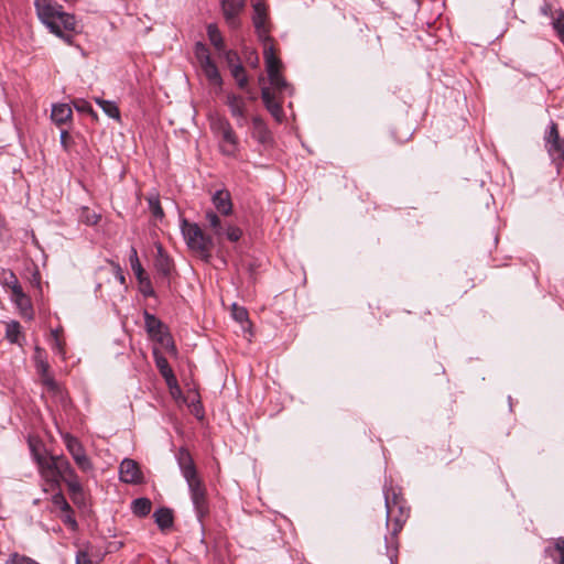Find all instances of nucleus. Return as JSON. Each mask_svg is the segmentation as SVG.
Wrapping results in <instances>:
<instances>
[{
  "mask_svg": "<svg viewBox=\"0 0 564 564\" xmlns=\"http://www.w3.org/2000/svg\"><path fill=\"white\" fill-rule=\"evenodd\" d=\"M252 22L256 33L263 44V57L270 84L279 91H283L288 89L289 85L280 73L281 61L275 55L272 45L268 8L263 0H252Z\"/></svg>",
  "mask_w": 564,
  "mask_h": 564,
  "instance_id": "nucleus-1",
  "label": "nucleus"
},
{
  "mask_svg": "<svg viewBox=\"0 0 564 564\" xmlns=\"http://www.w3.org/2000/svg\"><path fill=\"white\" fill-rule=\"evenodd\" d=\"M34 6L40 21L48 31L66 43H72L77 24L75 17L53 0H34Z\"/></svg>",
  "mask_w": 564,
  "mask_h": 564,
  "instance_id": "nucleus-2",
  "label": "nucleus"
},
{
  "mask_svg": "<svg viewBox=\"0 0 564 564\" xmlns=\"http://www.w3.org/2000/svg\"><path fill=\"white\" fill-rule=\"evenodd\" d=\"M176 460L180 470L187 482L191 500L197 519L202 522L204 517L209 512L206 487L197 475V469L192 455L185 447H181L177 451Z\"/></svg>",
  "mask_w": 564,
  "mask_h": 564,
  "instance_id": "nucleus-3",
  "label": "nucleus"
},
{
  "mask_svg": "<svg viewBox=\"0 0 564 564\" xmlns=\"http://www.w3.org/2000/svg\"><path fill=\"white\" fill-rule=\"evenodd\" d=\"M181 231L188 249L202 260L208 262L215 246L213 237L206 234L199 225L186 219H182L181 221Z\"/></svg>",
  "mask_w": 564,
  "mask_h": 564,
  "instance_id": "nucleus-4",
  "label": "nucleus"
},
{
  "mask_svg": "<svg viewBox=\"0 0 564 564\" xmlns=\"http://www.w3.org/2000/svg\"><path fill=\"white\" fill-rule=\"evenodd\" d=\"M227 217L218 215L213 209H207L204 214V228L213 237L214 242L221 243L224 239L230 242H237L242 237V229L229 223Z\"/></svg>",
  "mask_w": 564,
  "mask_h": 564,
  "instance_id": "nucleus-5",
  "label": "nucleus"
},
{
  "mask_svg": "<svg viewBox=\"0 0 564 564\" xmlns=\"http://www.w3.org/2000/svg\"><path fill=\"white\" fill-rule=\"evenodd\" d=\"M210 128L218 138L221 154L237 159L240 152V142L230 122L223 117L212 120Z\"/></svg>",
  "mask_w": 564,
  "mask_h": 564,
  "instance_id": "nucleus-6",
  "label": "nucleus"
},
{
  "mask_svg": "<svg viewBox=\"0 0 564 564\" xmlns=\"http://www.w3.org/2000/svg\"><path fill=\"white\" fill-rule=\"evenodd\" d=\"M384 499L387 509V524L392 525V533L397 534L399 531H401L404 522L409 517V508L405 506V501L394 491L390 494L389 490H386Z\"/></svg>",
  "mask_w": 564,
  "mask_h": 564,
  "instance_id": "nucleus-7",
  "label": "nucleus"
},
{
  "mask_svg": "<svg viewBox=\"0 0 564 564\" xmlns=\"http://www.w3.org/2000/svg\"><path fill=\"white\" fill-rule=\"evenodd\" d=\"M55 468L57 469L58 474V489L61 488V481H64L68 488L73 501L78 503L83 496V486L69 460L65 456L58 455V463Z\"/></svg>",
  "mask_w": 564,
  "mask_h": 564,
  "instance_id": "nucleus-8",
  "label": "nucleus"
},
{
  "mask_svg": "<svg viewBox=\"0 0 564 564\" xmlns=\"http://www.w3.org/2000/svg\"><path fill=\"white\" fill-rule=\"evenodd\" d=\"M66 449L73 457L75 464L83 473H90L94 470V464L87 456L86 451L79 440L69 433L62 435Z\"/></svg>",
  "mask_w": 564,
  "mask_h": 564,
  "instance_id": "nucleus-9",
  "label": "nucleus"
},
{
  "mask_svg": "<svg viewBox=\"0 0 564 564\" xmlns=\"http://www.w3.org/2000/svg\"><path fill=\"white\" fill-rule=\"evenodd\" d=\"M35 460L39 466L41 477L51 490L58 489V474L55 466L58 463V456H42L34 454Z\"/></svg>",
  "mask_w": 564,
  "mask_h": 564,
  "instance_id": "nucleus-10",
  "label": "nucleus"
},
{
  "mask_svg": "<svg viewBox=\"0 0 564 564\" xmlns=\"http://www.w3.org/2000/svg\"><path fill=\"white\" fill-rule=\"evenodd\" d=\"M144 324L147 332L155 338L158 341H160L163 346L169 347L171 346L174 349V345L172 343V338L169 333L165 332L164 326L162 322L154 316L153 314H150L149 312H144Z\"/></svg>",
  "mask_w": 564,
  "mask_h": 564,
  "instance_id": "nucleus-11",
  "label": "nucleus"
},
{
  "mask_svg": "<svg viewBox=\"0 0 564 564\" xmlns=\"http://www.w3.org/2000/svg\"><path fill=\"white\" fill-rule=\"evenodd\" d=\"M35 368L41 377L42 383L51 392H59V386L54 378L48 373L50 365L44 358V351L36 347L34 354Z\"/></svg>",
  "mask_w": 564,
  "mask_h": 564,
  "instance_id": "nucleus-12",
  "label": "nucleus"
},
{
  "mask_svg": "<svg viewBox=\"0 0 564 564\" xmlns=\"http://www.w3.org/2000/svg\"><path fill=\"white\" fill-rule=\"evenodd\" d=\"M245 8V0H221V10L227 24L231 29L240 26L239 15Z\"/></svg>",
  "mask_w": 564,
  "mask_h": 564,
  "instance_id": "nucleus-13",
  "label": "nucleus"
},
{
  "mask_svg": "<svg viewBox=\"0 0 564 564\" xmlns=\"http://www.w3.org/2000/svg\"><path fill=\"white\" fill-rule=\"evenodd\" d=\"M119 477L126 484H140L143 481V475L139 464L130 458H124L119 466Z\"/></svg>",
  "mask_w": 564,
  "mask_h": 564,
  "instance_id": "nucleus-14",
  "label": "nucleus"
},
{
  "mask_svg": "<svg viewBox=\"0 0 564 564\" xmlns=\"http://www.w3.org/2000/svg\"><path fill=\"white\" fill-rule=\"evenodd\" d=\"M544 140L545 147L551 156H564V140L560 138L556 123L551 122Z\"/></svg>",
  "mask_w": 564,
  "mask_h": 564,
  "instance_id": "nucleus-15",
  "label": "nucleus"
},
{
  "mask_svg": "<svg viewBox=\"0 0 564 564\" xmlns=\"http://www.w3.org/2000/svg\"><path fill=\"white\" fill-rule=\"evenodd\" d=\"M212 203L215 207L213 209L223 217H228L232 214V202L230 193L226 189H218L212 196Z\"/></svg>",
  "mask_w": 564,
  "mask_h": 564,
  "instance_id": "nucleus-16",
  "label": "nucleus"
},
{
  "mask_svg": "<svg viewBox=\"0 0 564 564\" xmlns=\"http://www.w3.org/2000/svg\"><path fill=\"white\" fill-rule=\"evenodd\" d=\"M261 98L271 116L275 119L276 122L281 123L284 118L283 109L281 104L275 101L273 94L268 87H263L261 89Z\"/></svg>",
  "mask_w": 564,
  "mask_h": 564,
  "instance_id": "nucleus-17",
  "label": "nucleus"
},
{
  "mask_svg": "<svg viewBox=\"0 0 564 564\" xmlns=\"http://www.w3.org/2000/svg\"><path fill=\"white\" fill-rule=\"evenodd\" d=\"M252 137L263 145L272 143V133L260 117L252 118Z\"/></svg>",
  "mask_w": 564,
  "mask_h": 564,
  "instance_id": "nucleus-18",
  "label": "nucleus"
},
{
  "mask_svg": "<svg viewBox=\"0 0 564 564\" xmlns=\"http://www.w3.org/2000/svg\"><path fill=\"white\" fill-rule=\"evenodd\" d=\"M226 105L232 117H242V112H247L246 99L240 95L229 93L226 97Z\"/></svg>",
  "mask_w": 564,
  "mask_h": 564,
  "instance_id": "nucleus-19",
  "label": "nucleus"
},
{
  "mask_svg": "<svg viewBox=\"0 0 564 564\" xmlns=\"http://www.w3.org/2000/svg\"><path fill=\"white\" fill-rule=\"evenodd\" d=\"M154 267L156 271L164 276H167L172 271V260L165 253L161 245L158 246V253L154 260Z\"/></svg>",
  "mask_w": 564,
  "mask_h": 564,
  "instance_id": "nucleus-20",
  "label": "nucleus"
},
{
  "mask_svg": "<svg viewBox=\"0 0 564 564\" xmlns=\"http://www.w3.org/2000/svg\"><path fill=\"white\" fill-rule=\"evenodd\" d=\"M73 115L72 108L66 104H57L52 108L51 118L57 126H62L70 120Z\"/></svg>",
  "mask_w": 564,
  "mask_h": 564,
  "instance_id": "nucleus-21",
  "label": "nucleus"
},
{
  "mask_svg": "<svg viewBox=\"0 0 564 564\" xmlns=\"http://www.w3.org/2000/svg\"><path fill=\"white\" fill-rule=\"evenodd\" d=\"M155 364L158 369L160 370V373L166 380L169 386H172V383H176V378L165 357L155 354Z\"/></svg>",
  "mask_w": 564,
  "mask_h": 564,
  "instance_id": "nucleus-22",
  "label": "nucleus"
},
{
  "mask_svg": "<svg viewBox=\"0 0 564 564\" xmlns=\"http://www.w3.org/2000/svg\"><path fill=\"white\" fill-rule=\"evenodd\" d=\"M200 68L210 85L221 87L223 78L215 62L202 65Z\"/></svg>",
  "mask_w": 564,
  "mask_h": 564,
  "instance_id": "nucleus-23",
  "label": "nucleus"
},
{
  "mask_svg": "<svg viewBox=\"0 0 564 564\" xmlns=\"http://www.w3.org/2000/svg\"><path fill=\"white\" fill-rule=\"evenodd\" d=\"M154 519L159 528L162 530L172 527L173 524V514L172 511L167 508H161L154 512Z\"/></svg>",
  "mask_w": 564,
  "mask_h": 564,
  "instance_id": "nucleus-24",
  "label": "nucleus"
},
{
  "mask_svg": "<svg viewBox=\"0 0 564 564\" xmlns=\"http://www.w3.org/2000/svg\"><path fill=\"white\" fill-rule=\"evenodd\" d=\"M131 508L135 516L145 517L150 513L152 503L148 498H138L132 501Z\"/></svg>",
  "mask_w": 564,
  "mask_h": 564,
  "instance_id": "nucleus-25",
  "label": "nucleus"
},
{
  "mask_svg": "<svg viewBox=\"0 0 564 564\" xmlns=\"http://www.w3.org/2000/svg\"><path fill=\"white\" fill-rule=\"evenodd\" d=\"M95 101L109 118L117 119V120L120 119L119 108L113 101L104 100L100 98H96Z\"/></svg>",
  "mask_w": 564,
  "mask_h": 564,
  "instance_id": "nucleus-26",
  "label": "nucleus"
},
{
  "mask_svg": "<svg viewBox=\"0 0 564 564\" xmlns=\"http://www.w3.org/2000/svg\"><path fill=\"white\" fill-rule=\"evenodd\" d=\"M207 35L210 43L215 46L216 50L221 51L225 47L224 39L221 33L216 24H209L207 26Z\"/></svg>",
  "mask_w": 564,
  "mask_h": 564,
  "instance_id": "nucleus-27",
  "label": "nucleus"
},
{
  "mask_svg": "<svg viewBox=\"0 0 564 564\" xmlns=\"http://www.w3.org/2000/svg\"><path fill=\"white\" fill-rule=\"evenodd\" d=\"M230 73H231V76L235 78L238 87L240 89H246L248 86V77H247L246 69L242 66V64L237 63L236 66L231 67Z\"/></svg>",
  "mask_w": 564,
  "mask_h": 564,
  "instance_id": "nucleus-28",
  "label": "nucleus"
},
{
  "mask_svg": "<svg viewBox=\"0 0 564 564\" xmlns=\"http://www.w3.org/2000/svg\"><path fill=\"white\" fill-rule=\"evenodd\" d=\"M100 214L96 213L94 209H90L89 207L80 208L79 220L83 224L87 226H94L100 220Z\"/></svg>",
  "mask_w": 564,
  "mask_h": 564,
  "instance_id": "nucleus-29",
  "label": "nucleus"
},
{
  "mask_svg": "<svg viewBox=\"0 0 564 564\" xmlns=\"http://www.w3.org/2000/svg\"><path fill=\"white\" fill-rule=\"evenodd\" d=\"M129 262H130L131 270L133 271L137 279L147 275L145 271L139 260L137 249L134 247H132L130 250Z\"/></svg>",
  "mask_w": 564,
  "mask_h": 564,
  "instance_id": "nucleus-30",
  "label": "nucleus"
},
{
  "mask_svg": "<svg viewBox=\"0 0 564 564\" xmlns=\"http://www.w3.org/2000/svg\"><path fill=\"white\" fill-rule=\"evenodd\" d=\"M11 297L14 301V303L17 304V306L21 310V312L24 315H29V313L31 312V302H30L29 297L25 295V293L23 292V290H21L19 293L12 294Z\"/></svg>",
  "mask_w": 564,
  "mask_h": 564,
  "instance_id": "nucleus-31",
  "label": "nucleus"
},
{
  "mask_svg": "<svg viewBox=\"0 0 564 564\" xmlns=\"http://www.w3.org/2000/svg\"><path fill=\"white\" fill-rule=\"evenodd\" d=\"M195 56L199 63V66L214 62L210 57L208 48L203 43L195 45Z\"/></svg>",
  "mask_w": 564,
  "mask_h": 564,
  "instance_id": "nucleus-32",
  "label": "nucleus"
},
{
  "mask_svg": "<svg viewBox=\"0 0 564 564\" xmlns=\"http://www.w3.org/2000/svg\"><path fill=\"white\" fill-rule=\"evenodd\" d=\"M138 280V283H139V290L140 292L149 297V296H154L155 295V292H154V289L152 286V283H151V280L148 275H144L142 278H139L137 279Z\"/></svg>",
  "mask_w": 564,
  "mask_h": 564,
  "instance_id": "nucleus-33",
  "label": "nucleus"
},
{
  "mask_svg": "<svg viewBox=\"0 0 564 564\" xmlns=\"http://www.w3.org/2000/svg\"><path fill=\"white\" fill-rule=\"evenodd\" d=\"M57 492H55L53 496H52V502L53 505L58 508L62 512L64 511H70V506L69 503L67 502L66 498L64 497V495L62 494L61 491V488L59 489H56Z\"/></svg>",
  "mask_w": 564,
  "mask_h": 564,
  "instance_id": "nucleus-34",
  "label": "nucleus"
},
{
  "mask_svg": "<svg viewBox=\"0 0 564 564\" xmlns=\"http://www.w3.org/2000/svg\"><path fill=\"white\" fill-rule=\"evenodd\" d=\"M4 283L11 290V295L22 290L17 275L11 271L6 274Z\"/></svg>",
  "mask_w": 564,
  "mask_h": 564,
  "instance_id": "nucleus-35",
  "label": "nucleus"
},
{
  "mask_svg": "<svg viewBox=\"0 0 564 564\" xmlns=\"http://www.w3.org/2000/svg\"><path fill=\"white\" fill-rule=\"evenodd\" d=\"M149 209L152 215L156 218H162L164 216L163 209L160 205L159 197L153 195L148 198Z\"/></svg>",
  "mask_w": 564,
  "mask_h": 564,
  "instance_id": "nucleus-36",
  "label": "nucleus"
},
{
  "mask_svg": "<svg viewBox=\"0 0 564 564\" xmlns=\"http://www.w3.org/2000/svg\"><path fill=\"white\" fill-rule=\"evenodd\" d=\"M6 564H40V563H37L35 560H33L26 555L13 553L6 561Z\"/></svg>",
  "mask_w": 564,
  "mask_h": 564,
  "instance_id": "nucleus-37",
  "label": "nucleus"
},
{
  "mask_svg": "<svg viewBox=\"0 0 564 564\" xmlns=\"http://www.w3.org/2000/svg\"><path fill=\"white\" fill-rule=\"evenodd\" d=\"M73 105H74V108L80 112V113H88V115H91L93 117H97L95 111L93 110V107L91 105L84 100V99H76L73 101Z\"/></svg>",
  "mask_w": 564,
  "mask_h": 564,
  "instance_id": "nucleus-38",
  "label": "nucleus"
},
{
  "mask_svg": "<svg viewBox=\"0 0 564 564\" xmlns=\"http://www.w3.org/2000/svg\"><path fill=\"white\" fill-rule=\"evenodd\" d=\"M51 336H52V348L53 350L61 355V356H64L65 351H64V344L63 341L61 340L59 338V334H58V330L57 329H54L51 332Z\"/></svg>",
  "mask_w": 564,
  "mask_h": 564,
  "instance_id": "nucleus-39",
  "label": "nucleus"
},
{
  "mask_svg": "<svg viewBox=\"0 0 564 564\" xmlns=\"http://www.w3.org/2000/svg\"><path fill=\"white\" fill-rule=\"evenodd\" d=\"M20 335V324L18 322H11L7 326V338L11 343H17Z\"/></svg>",
  "mask_w": 564,
  "mask_h": 564,
  "instance_id": "nucleus-40",
  "label": "nucleus"
},
{
  "mask_svg": "<svg viewBox=\"0 0 564 564\" xmlns=\"http://www.w3.org/2000/svg\"><path fill=\"white\" fill-rule=\"evenodd\" d=\"M61 519H62V522L65 525H67L68 528H70L72 530L77 529V521L74 517V511L72 508H70V511H64Z\"/></svg>",
  "mask_w": 564,
  "mask_h": 564,
  "instance_id": "nucleus-41",
  "label": "nucleus"
},
{
  "mask_svg": "<svg viewBox=\"0 0 564 564\" xmlns=\"http://www.w3.org/2000/svg\"><path fill=\"white\" fill-rule=\"evenodd\" d=\"M553 28L557 32L561 41L564 43V12H561L553 21Z\"/></svg>",
  "mask_w": 564,
  "mask_h": 564,
  "instance_id": "nucleus-42",
  "label": "nucleus"
},
{
  "mask_svg": "<svg viewBox=\"0 0 564 564\" xmlns=\"http://www.w3.org/2000/svg\"><path fill=\"white\" fill-rule=\"evenodd\" d=\"M225 59H226L227 65L230 70H231V67L237 65V63H240L238 54L231 50L225 52Z\"/></svg>",
  "mask_w": 564,
  "mask_h": 564,
  "instance_id": "nucleus-43",
  "label": "nucleus"
},
{
  "mask_svg": "<svg viewBox=\"0 0 564 564\" xmlns=\"http://www.w3.org/2000/svg\"><path fill=\"white\" fill-rule=\"evenodd\" d=\"M555 551L560 556V564H564V539L560 538L555 542Z\"/></svg>",
  "mask_w": 564,
  "mask_h": 564,
  "instance_id": "nucleus-44",
  "label": "nucleus"
},
{
  "mask_svg": "<svg viewBox=\"0 0 564 564\" xmlns=\"http://www.w3.org/2000/svg\"><path fill=\"white\" fill-rule=\"evenodd\" d=\"M234 316L237 321L243 322L247 319L248 313L245 308L234 305Z\"/></svg>",
  "mask_w": 564,
  "mask_h": 564,
  "instance_id": "nucleus-45",
  "label": "nucleus"
},
{
  "mask_svg": "<svg viewBox=\"0 0 564 564\" xmlns=\"http://www.w3.org/2000/svg\"><path fill=\"white\" fill-rule=\"evenodd\" d=\"M76 564H94L89 555L84 551H78L76 555Z\"/></svg>",
  "mask_w": 564,
  "mask_h": 564,
  "instance_id": "nucleus-46",
  "label": "nucleus"
},
{
  "mask_svg": "<svg viewBox=\"0 0 564 564\" xmlns=\"http://www.w3.org/2000/svg\"><path fill=\"white\" fill-rule=\"evenodd\" d=\"M68 139H69V134H68V132H67L66 130H62V131H61L59 141H61V145H62V148H63L65 151H68V149H69Z\"/></svg>",
  "mask_w": 564,
  "mask_h": 564,
  "instance_id": "nucleus-47",
  "label": "nucleus"
},
{
  "mask_svg": "<svg viewBox=\"0 0 564 564\" xmlns=\"http://www.w3.org/2000/svg\"><path fill=\"white\" fill-rule=\"evenodd\" d=\"M238 127H243L247 122V112H242V117H234Z\"/></svg>",
  "mask_w": 564,
  "mask_h": 564,
  "instance_id": "nucleus-48",
  "label": "nucleus"
},
{
  "mask_svg": "<svg viewBox=\"0 0 564 564\" xmlns=\"http://www.w3.org/2000/svg\"><path fill=\"white\" fill-rule=\"evenodd\" d=\"M4 226V220L3 218L0 216V229Z\"/></svg>",
  "mask_w": 564,
  "mask_h": 564,
  "instance_id": "nucleus-49",
  "label": "nucleus"
},
{
  "mask_svg": "<svg viewBox=\"0 0 564 564\" xmlns=\"http://www.w3.org/2000/svg\"><path fill=\"white\" fill-rule=\"evenodd\" d=\"M119 280H120L121 283H123L124 282V276L122 274H120L119 275Z\"/></svg>",
  "mask_w": 564,
  "mask_h": 564,
  "instance_id": "nucleus-50",
  "label": "nucleus"
},
{
  "mask_svg": "<svg viewBox=\"0 0 564 564\" xmlns=\"http://www.w3.org/2000/svg\"><path fill=\"white\" fill-rule=\"evenodd\" d=\"M64 1L68 3V2H70L72 0H64Z\"/></svg>",
  "mask_w": 564,
  "mask_h": 564,
  "instance_id": "nucleus-51",
  "label": "nucleus"
}]
</instances>
